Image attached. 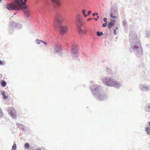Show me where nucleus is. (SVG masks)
I'll return each mask as SVG.
<instances>
[{
    "label": "nucleus",
    "mask_w": 150,
    "mask_h": 150,
    "mask_svg": "<svg viewBox=\"0 0 150 150\" xmlns=\"http://www.w3.org/2000/svg\"><path fill=\"white\" fill-rule=\"evenodd\" d=\"M137 34L134 31H131L129 33L130 41L131 42L129 50L133 51L137 57L139 59H142L143 57V49L140 42L137 38Z\"/></svg>",
    "instance_id": "1"
},
{
    "label": "nucleus",
    "mask_w": 150,
    "mask_h": 150,
    "mask_svg": "<svg viewBox=\"0 0 150 150\" xmlns=\"http://www.w3.org/2000/svg\"><path fill=\"white\" fill-rule=\"evenodd\" d=\"M98 85H93L90 86V89L96 99L100 101H103L107 99V96L106 93Z\"/></svg>",
    "instance_id": "2"
},
{
    "label": "nucleus",
    "mask_w": 150,
    "mask_h": 150,
    "mask_svg": "<svg viewBox=\"0 0 150 150\" xmlns=\"http://www.w3.org/2000/svg\"><path fill=\"white\" fill-rule=\"evenodd\" d=\"M63 20L60 16L54 19L53 23V28L56 30L59 31L62 35H64L68 31V27L64 26L63 24Z\"/></svg>",
    "instance_id": "3"
},
{
    "label": "nucleus",
    "mask_w": 150,
    "mask_h": 150,
    "mask_svg": "<svg viewBox=\"0 0 150 150\" xmlns=\"http://www.w3.org/2000/svg\"><path fill=\"white\" fill-rule=\"evenodd\" d=\"M79 48L78 45L76 44H72L71 45V55L73 58L75 60L79 61Z\"/></svg>",
    "instance_id": "4"
},
{
    "label": "nucleus",
    "mask_w": 150,
    "mask_h": 150,
    "mask_svg": "<svg viewBox=\"0 0 150 150\" xmlns=\"http://www.w3.org/2000/svg\"><path fill=\"white\" fill-rule=\"evenodd\" d=\"M9 24L10 27L9 28V32L11 34L13 33L14 29H21L22 27V25L20 23L14 22L10 23Z\"/></svg>",
    "instance_id": "5"
},
{
    "label": "nucleus",
    "mask_w": 150,
    "mask_h": 150,
    "mask_svg": "<svg viewBox=\"0 0 150 150\" xmlns=\"http://www.w3.org/2000/svg\"><path fill=\"white\" fill-rule=\"evenodd\" d=\"M102 82L107 86H111L114 80L111 77L106 76L103 78L102 79Z\"/></svg>",
    "instance_id": "6"
},
{
    "label": "nucleus",
    "mask_w": 150,
    "mask_h": 150,
    "mask_svg": "<svg viewBox=\"0 0 150 150\" xmlns=\"http://www.w3.org/2000/svg\"><path fill=\"white\" fill-rule=\"evenodd\" d=\"M62 51L63 48L61 45L58 43L56 44L54 47V52L55 53L59 55H62Z\"/></svg>",
    "instance_id": "7"
},
{
    "label": "nucleus",
    "mask_w": 150,
    "mask_h": 150,
    "mask_svg": "<svg viewBox=\"0 0 150 150\" xmlns=\"http://www.w3.org/2000/svg\"><path fill=\"white\" fill-rule=\"evenodd\" d=\"M5 8L9 11L18 10L20 9L16 5L9 3H8L6 4Z\"/></svg>",
    "instance_id": "8"
},
{
    "label": "nucleus",
    "mask_w": 150,
    "mask_h": 150,
    "mask_svg": "<svg viewBox=\"0 0 150 150\" xmlns=\"http://www.w3.org/2000/svg\"><path fill=\"white\" fill-rule=\"evenodd\" d=\"M139 88L142 91H148L150 90V86L149 85L141 84L139 86Z\"/></svg>",
    "instance_id": "9"
},
{
    "label": "nucleus",
    "mask_w": 150,
    "mask_h": 150,
    "mask_svg": "<svg viewBox=\"0 0 150 150\" xmlns=\"http://www.w3.org/2000/svg\"><path fill=\"white\" fill-rule=\"evenodd\" d=\"M23 8V12L25 16L27 18H29L30 16V12L26 6H22Z\"/></svg>",
    "instance_id": "10"
},
{
    "label": "nucleus",
    "mask_w": 150,
    "mask_h": 150,
    "mask_svg": "<svg viewBox=\"0 0 150 150\" xmlns=\"http://www.w3.org/2000/svg\"><path fill=\"white\" fill-rule=\"evenodd\" d=\"M121 86V84L119 81H117L114 80L111 86L114 87L116 88L119 89L120 87Z\"/></svg>",
    "instance_id": "11"
},
{
    "label": "nucleus",
    "mask_w": 150,
    "mask_h": 150,
    "mask_svg": "<svg viewBox=\"0 0 150 150\" xmlns=\"http://www.w3.org/2000/svg\"><path fill=\"white\" fill-rule=\"evenodd\" d=\"M9 114L13 119H16V114L15 112V111L13 108H12L10 110H8Z\"/></svg>",
    "instance_id": "12"
},
{
    "label": "nucleus",
    "mask_w": 150,
    "mask_h": 150,
    "mask_svg": "<svg viewBox=\"0 0 150 150\" xmlns=\"http://www.w3.org/2000/svg\"><path fill=\"white\" fill-rule=\"evenodd\" d=\"M115 22V20L111 19L110 22L108 23V28L109 29H110L114 26Z\"/></svg>",
    "instance_id": "13"
},
{
    "label": "nucleus",
    "mask_w": 150,
    "mask_h": 150,
    "mask_svg": "<svg viewBox=\"0 0 150 150\" xmlns=\"http://www.w3.org/2000/svg\"><path fill=\"white\" fill-rule=\"evenodd\" d=\"M16 125L20 129L22 130L23 131L25 132L26 131L25 126L19 123H17Z\"/></svg>",
    "instance_id": "14"
},
{
    "label": "nucleus",
    "mask_w": 150,
    "mask_h": 150,
    "mask_svg": "<svg viewBox=\"0 0 150 150\" xmlns=\"http://www.w3.org/2000/svg\"><path fill=\"white\" fill-rule=\"evenodd\" d=\"M149 73L148 72L146 73L143 72L142 74V76L143 78H144L145 80H147V79L149 78Z\"/></svg>",
    "instance_id": "15"
},
{
    "label": "nucleus",
    "mask_w": 150,
    "mask_h": 150,
    "mask_svg": "<svg viewBox=\"0 0 150 150\" xmlns=\"http://www.w3.org/2000/svg\"><path fill=\"white\" fill-rule=\"evenodd\" d=\"M145 110L147 112H150V103L147 104L145 106Z\"/></svg>",
    "instance_id": "16"
},
{
    "label": "nucleus",
    "mask_w": 150,
    "mask_h": 150,
    "mask_svg": "<svg viewBox=\"0 0 150 150\" xmlns=\"http://www.w3.org/2000/svg\"><path fill=\"white\" fill-rule=\"evenodd\" d=\"M0 84L3 87H5L6 86L7 83L5 81L2 80L1 81Z\"/></svg>",
    "instance_id": "17"
},
{
    "label": "nucleus",
    "mask_w": 150,
    "mask_h": 150,
    "mask_svg": "<svg viewBox=\"0 0 150 150\" xmlns=\"http://www.w3.org/2000/svg\"><path fill=\"white\" fill-rule=\"evenodd\" d=\"M110 13H112L113 14H114V15H116L118 14V10L116 9L113 10L112 11H110Z\"/></svg>",
    "instance_id": "18"
},
{
    "label": "nucleus",
    "mask_w": 150,
    "mask_h": 150,
    "mask_svg": "<svg viewBox=\"0 0 150 150\" xmlns=\"http://www.w3.org/2000/svg\"><path fill=\"white\" fill-rule=\"evenodd\" d=\"M118 9L117 7V4H115L113 6H111L110 9V11H112L113 10Z\"/></svg>",
    "instance_id": "19"
},
{
    "label": "nucleus",
    "mask_w": 150,
    "mask_h": 150,
    "mask_svg": "<svg viewBox=\"0 0 150 150\" xmlns=\"http://www.w3.org/2000/svg\"><path fill=\"white\" fill-rule=\"evenodd\" d=\"M145 131L148 135H150V128L149 127H146L145 128Z\"/></svg>",
    "instance_id": "20"
},
{
    "label": "nucleus",
    "mask_w": 150,
    "mask_h": 150,
    "mask_svg": "<svg viewBox=\"0 0 150 150\" xmlns=\"http://www.w3.org/2000/svg\"><path fill=\"white\" fill-rule=\"evenodd\" d=\"M30 144L28 143H26L24 145V148L25 149H29L30 148Z\"/></svg>",
    "instance_id": "21"
},
{
    "label": "nucleus",
    "mask_w": 150,
    "mask_h": 150,
    "mask_svg": "<svg viewBox=\"0 0 150 150\" xmlns=\"http://www.w3.org/2000/svg\"><path fill=\"white\" fill-rule=\"evenodd\" d=\"M97 36H98L99 37V36H100L101 35H103V32H102L101 31L100 32L99 31H98L97 32Z\"/></svg>",
    "instance_id": "22"
},
{
    "label": "nucleus",
    "mask_w": 150,
    "mask_h": 150,
    "mask_svg": "<svg viewBox=\"0 0 150 150\" xmlns=\"http://www.w3.org/2000/svg\"><path fill=\"white\" fill-rule=\"evenodd\" d=\"M36 150H47L45 148L43 147H38L37 148Z\"/></svg>",
    "instance_id": "23"
},
{
    "label": "nucleus",
    "mask_w": 150,
    "mask_h": 150,
    "mask_svg": "<svg viewBox=\"0 0 150 150\" xmlns=\"http://www.w3.org/2000/svg\"><path fill=\"white\" fill-rule=\"evenodd\" d=\"M17 148L16 144V143H14L12 146V149L13 150H16Z\"/></svg>",
    "instance_id": "24"
},
{
    "label": "nucleus",
    "mask_w": 150,
    "mask_h": 150,
    "mask_svg": "<svg viewBox=\"0 0 150 150\" xmlns=\"http://www.w3.org/2000/svg\"><path fill=\"white\" fill-rule=\"evenodd\" d=\"M21 1L22 5H25L26 2V0H21Z\"/></svg>",
    "instance_id": "25"
},
{
    "label": "nucleus",
    "mask_w": 150,
    "mask_h": 150,
    "mask_svg": "<svg viewBox=\"0 0 150 150\" xmlns=\"http://www.w3.org/2000/svg\"><path fill=\"white\" fill-rule=\"evenodd\" d=\"M113 15H114V14H113L112 13H110V17L112 18H116L117 17V16H113Z\"/></svg>",
    "instance_id": "26"
},
{
    "label": "nucleus",
    "mask_w": 150,
    "mask_h": 150,
    "mask_svg": "<svg viewBox=\"0 0 150 150\" xmlns=\"http://www.w3.org/2000/svg\"><path fill=\"white\" fill-rule=\"evenodd\" d=\"M82 15L85 17V15H86V10L85 9H84L82 10Z\"/></svg>",
    "instance_id": "27"
},
{
    "label": "nucleus",
    "mask_w": 150,
    "mask_h": 150,
    "mask_svg": "<svg viewBox=\"0 0 150 150\" xmlns=\"http://www.w3.org/2000/svg\"><path fill=\"white\" fill-rule=\"evenodd\" d=\"M123 25L124 27L126 26L127 24V22L126 20H124L122 22Z\"/></svg>",
    "instance_id": "28"
},
{
    "label": "nucleus",
    "mask_w": 150,
    "mask_h": 150,
    "mask_svg": "<svg viewBox=\"0 0 150 150\" xmlns=\"http://www.w3.org/2000/svg\"><path fill=\"white\" fill-rule=\"evenodd\" d=\"M91 12H92L91 11H89L88 12L87 14L85 15V17H87L89 15L91 14Z\"/></svg>",
    "instance_id": "29"
},
{
    "label": "nucleus",
    "mask_w": 150,
    "mask_h": 150,
    "mask_svg": "<svg viewBox=\"0 0 150 150\" xmlns=\"http://www.w3.org/2000/svg\"><path fill=\"white\" fill-rule=\"evenodd\" d=\"M42 41V40H39L38 39L36 40V42L37 44L39 45L40 44Z\"/></svg>",
    "instance_id": "30"
},
{
    "label": "nucleus",
    "mask_w": 150,
    "mask_h": 150,
    "mask_svg": "<svg viewBox=\"0 0 150 150\" xmlns=\"http://www.w3.org/2000/svg\"><path fill=\"white\" fill-rule=\"evenodd\" d=\"M8 96L6 95H5V96H3V99L4 100H7L8 99Z\"/></svg>",
    "instance_id": "31"
},
{
    "label": "nucleus",
    "mask_w": 150,
    "mask_h": 150,
    "mask_svg": "<svg viewBox=\"0 0 150 150\" xmlns=\"http://www.w3.org/2000/svg\"><path fill=\"white\" fill-rule=\"evenodd\" d=\"M1 93L2 96H5V92L4 91H1Z\"/></svg>",
    "instance_id": "32"
},
{
    "label": "nucleus",
    "mask_w": 150,
    "mask_h": 150,
    "mask_svg": "<svg viewBox=\"0 0 150 150\" xmlns=\"http://www.w3.org/2000/svg\"><path fill=\"white\" fill-rule=\"evenodd\" d=\"M103 21L105 23H108L107 18L105 17L103 19Z\"/></svg>",
    "instance_id": "33"
},
{
    "label": "nucleus",
    "mask_w": 150,
    "mask_h": 150,
    "mask_svg": "<svg viewBox=\"0 0 150 150\" xmlns=\"http://www.w3.org/2000/svg\"><path fill=\"white\" fill-rule=\"evenodd\" d=\"M108 23H105L102 24V26L104 28H105L107 26Z\"/></svg>",
    "instance_id": "34"
},
{
    "label": "nucleus",
    "mask_w": 150,
    "mask_h": 150,
    "mask_svg": "<svg viewBox=\"0 0 150 150\" xmlns=\"http://www.w3.org/2000/svg\"><path fill=\"white\" fill-rule=\"evenodd\" d=\"M150 35V32H148L146 34V37H148Z\"/></svg>",
    "instance_id": "35"
},
{
    "label": "nucleus",
    "mask_w": 150,
    "mask_h": 150,
    "mask_svg": "<svg viewBox=\"0 0 150 150\" xmlns=\"http://www.w3.org/2000/svg\"><path fill=\"white\" fill-rule=\"evenodd\" d=\"M105 68L106 69V71L108 72H110V68H108V67H106Z\"/></svg>",
    "instance_id": "36"
},
{
    "label": "nucleus",
    "mask_w": 150,
    "mask_h": 150,
    "mask_svg": "<svg viewBox=\"0 0 150 150\" xmlns=\"http://www.w3.org/2000/svg\"><path fill=\"white\" fill-rule=\"evenodd\" d=\"M41 42L44 44L45 45H47V42H45L43 40H42Z\"/></svg>",
    "instance_id": "37"
},
{
    "label": "nucleus",
    "mask_w": 150,
    "mask_h": 150,
    "mask_svg": "<svg viewBox=\"0 0 150 150\" xmlns=\"http://www.w3.org/2000/svg\"><path fill=\"white\" fill-rule=\"evenodd\" d=\"M99 18V17L98 15L97 16V18H94V19L96 21H97L98 20V19Z\"/></svg>",
    "instance_id": "38"
},
{
    "label": "nucleus",
    "mask_w": 150,
    "mask_h": 150,
    "mask_svg": "<svg viewBox=\"0 0 150 150\" xmlns=\"http://www.w3.org/2000/svg\"><path fill=\"white\" fill-rule=\"evenodd\" d=\"M3 64H4L3 62L1 60H0V65H2Z\"/></svg>",
    "instance_id": "39"
},
{
    "label": "nucleus",
    "mask_w": 150,
    "mask_h": 150,
    "mask_svg": "<svg viewBox=\"0 0 150 150\" xmlns=\"http://www.w3.org/2000/svg\"><path fill=\"white\" fill-rule=\"evenodd\" d=\"M116 29H114L113 30V33L114 35H115L117 34V33H116Z\"/></svg>",
    "instance_id": "40"
},
{
    "label": "nucleus",
    "mask_w": 150,
    "mask_h": 150,
    "mask_svg": "<svg viewBox=\"0 0 150 150\" xmlns=\"http://www.w3.org/2000/svg\"><path fill=\"white\" fill-rule=\"evenodd\" d=\"M98 13H95L93 14L92 15L93 16H95L96 15H98Z\"/></svg>",
    "instance_id": "41"
},
{
    "label": "nucleus",
    "mask_w": 150,
    "mask_h": 150,
    "mask_svg": "<svg viewBox=\"0 0 150 150\" xmlns=\"http://www.w3.org/2000/svg\"><path fill=\"white\" fill-rule=\"evenodd\" d=\"M105 38H106L108 36V33L107 32H106V33H105Z\"/></svg>",
    "instance_id": "42"
},
{
    "label": "nucleus",
    "mask_w": 150,
    "mask_h": 150,
    "mask_svg": "<svg viewBox=\"0 0 150 150\" xmlns=\"http://www.w3.org/2000/svg\"><path fill=\"white\" fill-rule=\"evenodd\" d=\"M146 46L147 47H150V45H149V44H146Z\"/></svg>",
    "instance_id": "43"
},
{
    "label": "nucleus",
    "mask_w": 150,
    "mask_h": 150,
    "mask_svg": "<svg viewBox=\"0 0 150 150\" xmlns=\"http://www.w3.org/2000/svg\"><path fill=\"white\" fill-rule=\"evenodd\" d=\"M91 18H89L88 19V21H91Z\"/></svg>",
    "instance_id": "44"
},
{
    "label": "nucleus",
    "mask_w": 150,
    "mask_h": 150,
    "mask_svg": "<svg viewBox=\"0 0 150 150\" xmlns=\"http://www.w3.org/2000/svg\"><path fill=\"white\" fill-rule=\"evenodd\" d=\"M148 125L149 127H150V121L148 123Z\"/></svg>",
    "instance_id": "45"
},
{
    "label": "nucleus",
    "mask_w": 150,
    "mask_h": 150,
    "mask_svg": "<svg viewBox=\"0 0 150 150\" xmlns=\"http://www.w3.org/2000/svg\"><path fill=\"white\" fill-rule=\"evenodd\" d=\"M118 29V27H116V28H115V29H116V30Z\"/></svg>",
    "instance_id": "46"
},
{
    "label": "nucleus",
    "mask_w": 150,
    "mask_h": 150,
    "mask_svg": "<svg viewBox=\"0 0 150 150\" xmlns=\"http://www.w3.org/2000/svg\"><path fill=\"white\" fill-rule=\"evenodd\" d=\"M2 0H0V2H1L2 1Z\"/></svg>",
    "instance_id": "47"
},
{
    "label": "nucleus",
    "mask_w": 150,
    "mask_h": 150,
    "mask_svg": "<svg viewBox=\"0 0 150 150\" xmlns=\"http://www.w3.org/2000/svg\"><path fill=\"white\" fill-rule=\"evenodd\" d=\"M2 75V74H0V76Z\"/></svg>",
    "instance_id": "48"
},
{
    "label": "nucleus",
    "mask_w": 150,
    "mask_h": 150,
    "mask_svg": "<svg viewBox=\"0 0 150 150\" xmlns=\"http://www.w3.org/2000/svg\"><path fill=\"white\" fill-rule=\"evenodd\" d=\"M2 75V74H0V76Z\"/></svg>",
    "instance_id": "49"
},
{
    "label": "nucleus",
    "mask_w": 150,
    "mask_h": 150,
    "mask_svg": "<svg viewBox=\"0 0 150 150\" xmlns=\"http://www.w3.org/2000/svg\"><path fill=\"white\" fill-rule=\"evenodd\" d=\"M16 1H18V0H15Z\"/></svg>",
    "instance_id": "50"
}]
</instances>
